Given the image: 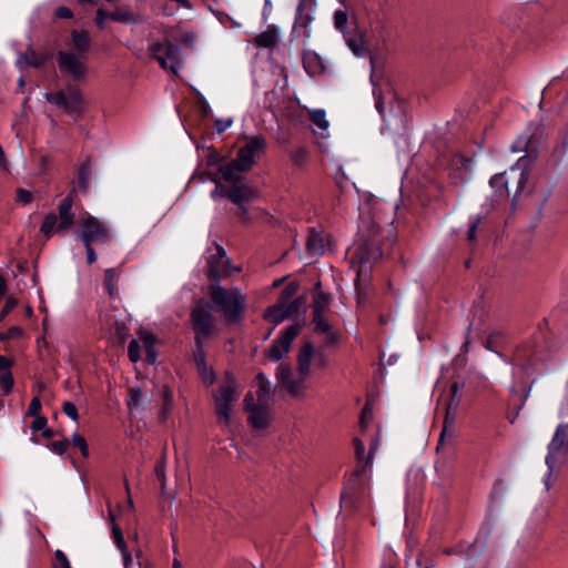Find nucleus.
Masks as SVG:
<instances>
[{"mask_svg":"<svg viewBox=\"0 0 568 568\" xmlns=\"http://www.w3.org/2000/svg\"><path fill=\"white\" fill-rule=\"evenodd\" d=\"M210 298L215 308L223 313L229 323L241 322L246 310V296L239 287L224 288L220 283L209 286Z\"/></svg>","mask_w":568,"mask_h":568,"instance_id":"nucleus-1","label":"nucleus"},{"mask_svg":"<svg viewBox=\"0 0 568 568\" xmlns=\"http://www.w3.org/2000/svg\"><path fill=\"white\" fill-rule=\"evenodd\" d=\"M298 288L297 283H288L281 292L277 302L265 310L263 315L264 320L274 325H278L285 318L298 313L305 302L304 297L296 296Z\"/></svg>","mask_w":568,"mask_h":568,"instance_id":"nucleus-2","label":"nucleus"},{"mask_svg":"<svg viewBox=\"0 0 568 568\" xmlns=\"http://www.w3.org/2000/svg\"><path fill=\"white\" fill-rule=\"evenodd\" d=\"M75 190H72L59 204L57 215L49 213L43 217L40 232L50 239L54 233L68 232L74 224V214L72 206L74 202Z\"/></svg>","mask_w":568,"mask_h":568,"instance_id":"nucleus-3","label":"nucleus"},{"mask_svg":"<svg viewBox=\"0 0 568 568\" xmlns=\"http://www.w3.org/2000/svg\"><path fill=\"white\" fill-rule=\"evenodd\" d=\"M237 381L233 373L226 372L222 385L213 393L217 422L227 426L231 422L232 405L237 399Z\"/></svg>","mask_w":568,"mask_h":568,"instance_id":"nucleus-4","label":"nucleus"},{"mask_svg":"<svg viewBox=\"0 0 568 568\" xmlns=\"http://www.w3.org/2000/svg\"><path fill=\"white\" fill-rule=\"evenodd\" d=\"M464 384L459 382H454L450 385L449 394L445 403V417L443 429L439 435L437 450L443 448L446 438L453 442L455 436V422L457 416V410L462 402Z\"/></svg>","mask_w":568,"mask_h":568,"instance_id":"nucleus-5","label":"nucleus"},{"mask_svg":"<svg viewBox=\"0 0 568 568\" xmlns=\"http://www.w3.org/2000/svg\"><path fill=\"white\" fill-rule=\"evenodd\" d=\"M45 99L68 114H81L84 111V99L81 90L73 84L68 85L65 90L47 93Z\"/></svg>","mask_w":568,"mask_h":568,"instance_id":"nucleus-6","label":"nucleus"},{"mask_svg":"<svg viewBox=\"0 0 568 568\" xmlns=\"http://www.w3.org/2000/svg\"><path fill=\"white\" fill-rule=\"evenodd\" d=\"M191 327L194 332V348L204 347V339L215 331V320L204 306H195L190 314Z\"/></svg>","mask_w":568,"mask_h":568,"instance_id":"nucleus-7","label":"nucleus"},{"mask_svg":"<svg viewBox=\"0 0 568 568\" xmlns=\"http://www.w3.org/2000/svg\"><path fill=\"white\" fill-rule=\"evenodd\" d=\"M150 55L159 62L161 68L169 69L173 73L178 72L180 67L179 45L166 41L165 43L155 42L149 47Z\"/></svg>","mask_w":568,"mask_h":568,"instance_id":"nucleus-8","label":"nucleus"},{"mask_svg":"<svg viewBox=\"0 0 568 568\" xmlns=\"http://www.w3.org/2000/svg\"><path fill=\"white\" fill-rule=\"evenodd\" d=\"M301 324L294 323L282 331L265 352L266 357L273 362L281 361L290 352L292 343L301 332Z\"/></svg>","mask_w":568,"mask_h":568,"instance_id":"nucleus-9","label":"nucleus"},{"mask_svg":"<svg viewBox=\"0 0 568 568\" xmlns=\"http://www.w3.org/2000/svg\"><path fill=\"white\" fill-rule=\"evenodd\" d=\"M312 358L316 367L325 368L328 365V358L322 349H315L311 342L305 343L297 354V371L304 378L310 376Z\"/></svg>","mask_w":568,"mask_h":568,"instance_id":"nucleus-10","label":"nucleus"},{"mask_svg":"<svg viewBox=\"0 0 568 568\" xmlns=\"http://www.w3.org/2000/svg\"><path fill=\"white\" fill-rule=\"evenodd\" d=\"M84 55L72 51H58L57 62L62 74H69L73 80H81L85 77L88 68L83 61Z\"/></svg>","mask_w":568,"mask_h":568,"instance_id":"nucleus-11","label":"nucleus"},{"mask_svg":"<svg viewBox=\"0 0 568 568\" xmlns=\"http://www.w3.org/2000/svg\"><path fill=\"white\" fill-rule=\"evenodd\" d=\"M205 273L211 283H220L222 277L232 273L226 252L220 244H215V253L207 257Z\"/></svg>","mask_w":568,"mask_h":568,"instance_id":"nucleus-12","label":"nucleus"},{"mask_svg":"<svg viewBox=\"0 0 568 568\" xmlns=\"http://www.w3.org/2000/svg\"><path fill=\"white\" fill-rule=\"evenodd\" d=\"M548 453L546 456L547 468H550V473H554L557 457L559 455L568 454V425L559 424L555 430V434L548 444Z\"/></svg>","mask_w":568,"mask_h":568,"instance_id":"nucleus-13","label":"nucleus"},{"mask_svg":"<svg viewBox=\"0 0 568 568\" xmlns=\"http://www.w3.org/2000/svg\"><path fill=\"white\" fill-rule=\"evenodd\" d=\"M265 150V138L261 134L254 135L247 139L246 143L239 149L235 160L250 171L255 164L256 158L263 154Z\"/></svg>","mask_w":568,"mask_h":568,"instance_id":"nucleus-14","label":"nucleus"},{"mask_svg":"<svg viewBox=\"0 0 568 568\" xmlns=\"http://www.w3.org/2000/svg\"><path fill=\"white\" fill-rule=\"evenodd\" d=\"M80 237L83 244H104L110 241V232L99 219L89 215L82 223Z\"/></svg>","mask_w":568,"mask_h":568,"instance_id":"nucleus-15","label":"nucleus"},{"mask_svg":"<svg viewBox=\"0 0 568 568\" xmlns=\"http://www.w3.org/2000/svg\"><path fill=\"white\" fill-rule=\"evenodd\" d=\"M254 400L253 394L248 392L244 397V409L248 413L247 420L251 426L256 429H262L266 427L268 423V403H255Z\"/></svg>","mask_w":568,"mask_h":568,"instance_id":"nucleus-16","label":"nucleus"},{"mask_svg":"<svg viewBox=\"0 0 568 568\" xmlns=\"http://www.w3.org/2000/svg\"><path fill=\"white\" fill-rule=\"evenodd\" d=\"M316 7V0H300L296 16L293 26V32H302L301 36L304 39H308L311 36V23L313 21L312 12Z\"/></svg>","mask_w":568,"mask_h":568,"instance_id":"nucleus-17","label":"nucleus"},{"mask_svg":"<svg viewBox=\"0 0 568 568\" xmlns=\"http://www.w3.org/2000/svg\"><path fill=\"white\" fill-rule=\"evenodd\" d=\"M223 196L236 205H242V203L250 202L255 197V191L246 181H237L232 183L229 189L223 190Z\"/></svg>","mask_w":568,"mask_h":568,"instance_id":"nucleus-18","label":"nucleus"},{"mask_svg":"<svg viewBox=\"0 0 568 568\" xmlns=\"http://www.w3.org/2000/svg\"><path fill=\"white\" fill-rule=\"evenodd\" d=\"M318 312L320 311L316 310L313 316V331L316 334L325 336L326 347H333L339 343L341 334L338 331H335L328 321L324 317V315H320Z\"/></svg>","mask_w":568,"mask_h":568,"instance_id":"nucleus-19","label":"nucleus"},{"mask_svg":"<svg viewBox=\"0 0 568 568\" xmlns=\"http://www.w3.org/2000/svg\"><path fill=\"white\" fill-rule=\"evenodd\" d=\"M346 45L357 57H363L366 52L365 33L354 23V28L342 33Z\"/></svg>","mask_w":568,"mask_h":568,"instance_id":"nucleus-20","label":"nucleus"},{"mask_svg":"<svg viewBox=\"0 0 568 568\" xmlns=\"http://www.w3.org/2000/svg\"><path fill=\"white\" fill-rule=\"evenodd\" d=\"M193 359L196 365L197 373L202 379V382L210 386L215 382V373L213 368L209 367L206 364V354L204 347L193 348Z\"/></svg>","mask_w":568,"mask_h":568,"instance_id":"nucleus-21","label":"nucleus"},{"mask_svg":"<svg viewBox=\"0 0 568 568\" xmlns=\"http://www.w3.org/2000/svg\"><path fill=\"white\" fill-rule=\"evenodd\" d=\"M217 171L221 173L224 181L235 183L237 181H245L242 174L246 173L248 170L244 169L241 163L233 159L229 163L220 165Z\"/></svg>","mask_w":568,"mask_h":568,"instance_id":"nucleus-22","label":"nucleus"},{"mask_svg":"<svg viewBox=\"0 0 568 568\" xmlns=\"http://www.w3.org/2000/svg\"><path fill=\"white\" fill-rule=\"evenodd\" d=\"M11 366L12 362L6 356L0 355V388L4 396L12 392L14 384Z\"/></svg>","mask_w":568,"mask_h":568,"instance_id":"nucleus-23","label":"nucleus"},{"mask_svg":"<svg viewBox=\"0 0 568 568\" xmlns=\"http://www.w3.org/2000/svg\"><path fill=\"white\" fill-rule=\"evenodd\" d=\"M303 67L307 74L314 77L324 72L325 67L321 57L313 52L307 51L303 54Z\"/></svg>","mask_w":568,"mask_h":568,"instance_id":"nucleus-24","label":"nucleus"},{"mask_svg":"<svg viewBox=\"0 0 568 568\" xmlns=\"http://www.w3.org/2000/svg\"><path fill=\"white\" fill-rule=\"evenodd\" d=\"M121 276V270L116 267H110L104 271L103 287L110 298L118 296V282Z\"/></svg>","mask_w":568,"mask_h":568,"instance_id":"nucleus-25","label":"nucleus"},{"mask_svg":"<svg viewBox=\"0 0 568 568\" xmlns=\"http://www.w3.org/2000/svg\"><path fill=\"white\" fill-rule=\"evenodd\" d=\"M278 41V30L275 26H268L267 30L261 32L254 38V44L257 48H274Z\"/></svg>","mask_w":568,"mask_h":568,"instance_id":"nucleus-26","label":"nucleus"},{"mask_svg":"<svg viewBox=\"0 0 568 568\" xmlns=\"http://www.w3.org/2000/svg\"><path fill=\"white\" fill-rule=\"evenodd\" d=\"M379 443H381V436H379V430H377L376 436L372 439V442L369 444V452L366 455V459H365L364 464L354 469V471H353L354 477H362L365 475V473L367 470H369L372 468L374 455L379 447Z\"/></svg>","mask_w":568,"mask_h":568,"instance_id":"nucleus-27","label":"nucleus"},{"mask_svg":"<svg viewBox=\"0 0 568 568\" xmlns=\"http://www.w3.org/2000/svg\"><path fill=\"white\" fill-rule=\"evenodd\" d=\"M45 62V58L43 55L38 54L32 48H28L24 53H20L17 60V65L20 69L34 67L39 68L43 65Z\"/></svg>","mask_w":568,"mask_h":568,"instance_id":"nucleus-28","label":"nucleus"},{"mask_svg":"<svg viewBox=\"0 0 568 568\" xmlns=\"http://www.w3.org/2000/svg\"><path fill=\"white\" fill-rule=\"evenodd\" d=\"M140 339L143 343L145 351V361L149 364H154L158 357L156 337L152 333L142 332L140 334Z\"/></svg>","mask_w":568,"mask_h":568,"instance_id":"nucleus-29","label":"nucleus"},{"mask_svg":"<svg viewBox=\"0 0 568 568\" xmlns=\"http://www.w3.org/2000/svg\"><path fill=\"white\" fill-rule=\"evenodd\" d=\"M257 390V402L260 403H270L272 399V389H271V383L267 379L266 375L264 373H258L255 377Z\"/></svg>","mask_w":568,"mask_h":568,"instance_id":"nucleus-30","label":"nucleus"},{"mask_svg":"<svg viewBox=\"0 0 568 568\" xmlns=\"http://www.w3.org/2000/svg\"><path fill=\"white\" fill-rule=\"evenodd\" d=\"M91 171H92V164H91V160L88 158V159H85V161H83L79 165L78 172H77L78 187L83 192H87L89 189Z\"/></svg>","mask_w":568,"mask_h":568,"instance_id":"nucleus-31","label":"nucleus"},{"mask_svg":"<svg viewBox=\"0 0 568 568\" xmlns=\"http://www.w3.org/2000/svg\"><path fill=\"white\" fill-rule=\"evenodd\" d=\"M72 43L74 48L78 50L77 54L83 55L90 48V38L89 33L84 30L77 31L73 30L71 33Z\"/></svg>","mask_w":568,"mask_h":568,"instance_id":"nucleus-32","label":"nucleus"},{"mask_svg":"<svg viewBox=\"0 0 568 568\" xmlns=\"http://www.w3.org/2000/svg\"><path fill=\"white\" fill-rule=\"evenodd\" d=\"M300 378L292 377L286 384L283 385V387L286 388V390L296 398L304 397L305 393V381L304 376L300 375Z\"/></svg>","mask_w":568,"mask_h":568,"instance_id":"nucleus-33","label":"nucleus"},{"mask_svg":"<svg viewBox=\"0 0 568 568\" xmlns=\"http://www.w3.org/2000/svg\"><path fill=\"white\" fill-rule=\"evenodd\" d=\"M489 184L499 196L508 195V182L505 176V173H498L493 175L489 180Z\"/></svg>","mask_w":568,"mask_h":568,"instance_id":"nucleus-34","label":"nucleus"},{"mask_svg":"<svg viewBox=\"0 0 568 568\" xmlns=\"http://www.w3.org/2000/svg\"><path fill=\"white\" fill-rule=\"evenodd\" d=\"M307 252L312 255H321L324 253V243L320 234L311 233L306 242Z\"/></svg>","mask_w":568,"mask_h":568,"instance_id":"nucleus-35","label":"nucleus"},{"mask_svg":"<svg viewBox=\"0 0 568 568\" xmlns=\"http://www.w3.org/2000/svg\"><path fill=\"white\" fill-rule=\"evenodd\" d=\"M110 19L115 22L121 23H136L134 14L126 8H119L112 12H110Z\"/></svg>","mask_w":568,"mask_h":568,"instance_id":"nucleus-36","label":"nucleus"},{"mask_svg":"<svg viewBox=\"0 0 568 568\" xmlns=\"http://www.w3.org/2000/svg\"><path fill=\"white\" fill-rule=\"evenodd\" d=\"M162 400L161 418L166 419L173 408V393L169 386L162 388Z\"/></svg>","mask_w":568,"mask_h":568,"instance_id":"nucleus-37","label":"nucleus"},{"mask_svg":"<svg viewBox=\"0 0 568 568\" xmlns=\"http://www.w3.org/2000/svg\"><path fill=\"white\" fill-rule=\"evenodd\" d=\"M373 419V407L369 403H366L359 414L358 426L362 434L368 428L369 423Z\"/></svg>","mask_w":568,"mask_h":568,"instance_id":"nucleus-38","label":"nucleus"},{"mask_svg":"<svg viewBox=\"0 0 568 568\" xmlns=\"http://www.w3.org/2000/svg\"><path fill=\"white\" fill-rule=\"evenodd\" d=\"M334 27L341 33H346L348 28V13L346 10H336L334 13Z\"/></svg>","mask_w":568,"mask_h":568,"instance_id":"nucleus-39","label":"nucleus"},{"mask_svg":"<svg viewBox=\"0 0 568 568\" xmlns=\"http://www.w3.org/2000/svg\"><path fill=\"white\" fill-rule=\"evenodd\" d=\"M310 119L313 124H315L321 130H326L328 128V121L326 120L325 111L322 109L313 110L310 114Z\"/></svg>","mask_w":568,"mask_h":568,"instance_id":"nucleus-40","label":"nucleus"},{"mask_svg":"<svg viewBox=\"0 0 568 568\" xmlns=\"http://www.w3.org/2000/svg\"><path fill=\"white\" fill-rule=\"evenodd\" d=\"M293 376L290 365L281 364L276 369V379L282 386L286 384Z\"/></svg>","mask_w":568,"mask_h":568,"instance_id":"nucleus-41","label":"nucleus"},{"mask_svg":"<svg viewBox=\"0 0 568 568\" xmlns=\"http://www.w3.org/2000/svg\"><path fill=\"white\" fill-rule=\"evenodd\" d=\"M165 467V456H162L154 466V474L161 484L162 490L164 489L166 483Z\"/></svg>","mask_w":568,"mask_h":568,"instance_id":"nucleus-42","label":"nucleus"},{"mask_svg":"<svg viewBox=\"0 0 568 568\" xmlns=\"http://www.w3.org/2000/svg\"><path fill=\"white\" fill-rule=\"evenodd\" d=\"M71 443L74 447H78L81 452V455L85 458L89 456V446L85 438L79 434L74 433L71 437Z\"/></svg>","mask_w":568,"mask_h":568,"instance_id":"nucleus-43","label":"nucleus"},{"mask_svg":"<svg viewBox=\"0 0 568 568\" xmlns=\"http://www.w3.org/2000/svg\"><path fill=\"white\" fill-rule=\"evenodd\" d=\"M328 305V296L324 293H318L314 297L313 302V315L315 314L316 310L320 311V315H324V312Z\"/></svg>","mask_w":568,"mask_h":568,"instance_id":"nucleus-44","label":"nucleus"},{"mask_svg":"<svg viewBox=\"0 0 568 568\" xmlns=\"http://www.w3.org/2000/svg\"><path fill=\"white\" fill-rule=\"evenodd\" d=\"M480 222H481V217L479 215L470 216L469 225H468V230H467L468 242L473 243L476 241V236H477L476 234H477V230H478Z\"/></svg>","mask_w":568,"mask_h":568,"instance_id":"nucleus-45","label":"nucleus"},{"mask_svg":"<svg viewBox=\"0 0 568 568\" xmlns=\"http://www.w3.org/2000/svg\"><path fill=\"white\" fill-rule=\"evenodd\" d=\"M353 445H354V450H355V456H356V459H357V466H361L364 464L365 459H366V456H365V445H364V442L358 438V437H355L353 439Z\"/></svg>","mask_w":568,"mask_h":568,"instance_id":"nucleus-46","label":"nucleus"},{"mask_svg":"<svg viewBox=\"0 0 568 568\" xmlns=\"http://www.w3.org/2000/svg\"><path fill=\"white\" fill-rule=\"evenodd\" d=\"M52 568H72L67 555L60 549L54 551Z\"/></svg>","mask_w":568,"mask_h":568,"instance_id":"nucleus-47","label":"nucleus"},{"mask_svg":"<svg viewBox=\"0 0 568 568\" xmlns=\"http://www.w3.org/2000/svg\"><path fill=\"white\" fill-rule=\"evenodd\" d=\"M128 356L132 363H136L141 359V346L139 341L132 339L128 346Z\"/></svg>","mask_w":568,"mask_h":568,"instance_id":"nucleus-48","label":"nucleus"},{"mask_svg":"<svg viewBox=\"0 0 568 568\" xmlns=\"http://www.w3.org/2000/svg\"><path fill=\"white\" fill-rule=\"evenodd\" d=\"M112 538L119 550L128 548L123 537V532L116 524H114L112 527Z\"/></svg>","mask_w":568,"mask_h":568,"instance_id":"nucleus-49","label":"nucleus"},{"mask_svg":"<svg viewBox=\"0 0 568 568\" xmlns=\"http://www.w3.org/2000/svg\"><path fill=\"white\" fill-rule=\"evenodd\" d=\"M69 447V439L68 438H63L61 440H55V442H52L48 445V448L57 454V455H63L67 449Z\"/></svg>","mask_w":568,"mask_h":568,"instance_id":"nucleus-50","label":"nucleus"},{"mask_svg":"<svg viewBox=\"0 0 568 568\" xmlns=\"http://www.w3.org/2000/svg\"><path fill=\"white\" fill-rule=\"evenodd\" d=\"M16 194L17 202L21 203L22 205H28L33 201V194L29 190L18 187Z\"/></svg>","mask_w":568,"mask_h":568,"instance_id":"nucleus-51","label":"nucleus"},{"mask_svg":"<svg viewBox=\"0 0 568 568\" xmlns=\"http://www.w3.org/2000/svg\"><path fill=\"white\" fill-rule=\"evenodd\" d=\"M308 156V152L305 148H297L291 153V159L296 165H303Z\"/></svg>","mask_w":568,"mask_h":568,"instance_id":"nucleus-52","label":"nucleus"},{"mask_svg":"<svg viewBox=\"0 0 568 568\" xmlns=\"http://www.w3.org/2000/svg\"><path fill=\"white\" fill-rule=\"evenodd\" d=\"M62 412L70 417L72 420L77 422L79 419V413L77 406L71 402H64L62 405Z\"/></svg>","mask_w":568,"mask_h":568,"instance_id":"nucleus-53","label":"nucleus"},{"mask_svg":"<svg viewBox=\"0 0 568 568\" xmlns=\"http://www.w3.org/2000/svg\"><path fill=\"white\" fill-rule=\"evenodd\" d=\"M47 424H48V419L45 416H43V415L34 416V419L31 424L32 433H38V432L44 430V428L47 427Z\"/></svg>","mask_w":568,"mask_h":568,"instance_id":"nucleus-54","label":"nucleus"},{"mask_svg":"<svg viewBox=\"0 0 568 568\" xmlns=\"http://www.w3.org/2000/svg\"><path fill=\"white\" fill-rule=\"evenodd\" d=\"M41 410V400L38 396L33 397L29 404L27 416H39Z\"/></svg>","mask_w":568,"mask_h":568,"instance_id":"nucleus-55","label":"nucleus"},{"mask_svg":"<svg viewBox=\"0 0 568 568\" xmlns=\"http://www.w3.org/2000/svg\"><path fill=\"white\" fill-rule=\"evenodd\" d=\"M115 331L120 343H124L129 336V328L122 322H115Z\"/></svg>","mask_w":568,"mask_h":568,"instance_id":"nucleus-56","label":"nucleus"},{"mask_svg":"<svg viewBox=\"0 0 568 568\" xmlns=\"http://www.w3.org/2000/svg\"><path fill=\"white\" fill-rule=\"evenodd\" d=\"M73 13L71 9L64 6H60L54 11V19H72Z\"/></svg>","mask_w":568,"mask_h":568,"instance_id":"nucleus-57","label":"nucleus"},{"mask_svg":"<svg viewBox=\"0 0 568 568\" xmlns=\"http://www.w3.org/2000/svg\"><path fill=\"white\" fill-rule=\"evenodd\" d=\"M530 144V138L520 136L513 145L514 152L527 151V146Z\"/></svg>","mask_w":568,"mask_h":568,"instance_id":"nucleus-58","label":"nucleus"},{"mask_svg":"<svg viewBox=\"0 0 568 568\" xmlns=\"http://www.w3.org/2000/svg\"><path fill=\"white\" fill-rule=\"evenodd\" d=\"M106 19H110V13H108L104 9H98L95 16V24L100 28H104V22Z\"/></svg>","mask_w":568,"mask_h":568,"instance_id":"nucleus-59","label":"nucleus"},{"mask_svg":"<svg viewBox=\"0 0 568 568\" xmlns=\"http://www.w3.org/2000/svg\"><path fill=\"white\" fill-rule=\"evenodd\" d=\"M232 124L231 119H217L215 120L214 128L219 133L224 132L227 130Z\"/></svg>","mask_w":568,"mask_h":568,"instance_id":"nucleus-60","label":"nucleus"},{"mask_svg":"<svg viewBox=\"0 0 568 568\" xmlns=\"http://www.w3.org/2000/svg\"><path fill=\"white\" fill-rule=\"evenodd\" d=\"M223 158L216 150H212L207 155V164L209 165H222Z\"/></svg>","mask_w":568,"mask_h":568,"instance_id":"nucleus-61","label":"nucleus"},{"mask_svg":"<svg viewBox=\"0 0 568 568\" xmlns=\"http://www.w3.org/2000/svg\"><path fill=\"white\" fill-rule=\"evenodd\" d=\"M16 307V301L8 298L0 312V320H3Z\"/></svg>","mask_w":568,"mask_h":568,"instance_id":"nucleus-62","label":"nucleus"},{"mask_svg":"<svg viewBox=\"0 0 568 568\" xmlns=\"http://www.w3.org/2000/svg\"><path fill=\"white\" fill-rule=\"evenodd\" d=\"M87 252V262L89 265L93 264L97 261V254L93 248V244H83Z\"/></svg>","mask_w":568,"mask_h":568,"instance_id":"nucleus-63","label":"nucleus"},{"mask_svg":"<svg viewBox=\"0 0 568 568\" xmlns=\"http://www.w3.org/2000/svg\"><path fill=\"white\" fill-rule=\"evenodd\" d=\"M22 334V328L19 326H11L6 333V339L19 337Z\"/></svg>","mask_w":568,"mask_h":568,"instance_id":"nucleus-64","label":"nucleus"}]
</instances>
